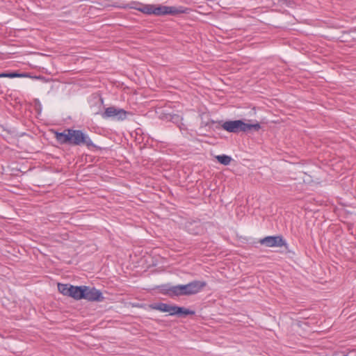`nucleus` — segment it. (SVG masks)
Instances as JSON below:
<instances>
[{"label":"nucleus","mask_w":356,"mask_h":356,"mask_svg":"<svg viewBox=\"0 0 356 356\" xmlns=\"http://www.w3.org/2000/svg\"><path fill=\"white\" fill-rule=\"evenodd\" d=\"M52 131L54 134L56 141L60 145H69L72 146L84 145L89 149L99 148L92 143L88 135L84 134L81 130L66 129L63 132L54 130Z\"/></svg>","instance_id":"1"},{"label":"nucleus","mask_w":356,"mask_h":356,"mask_svg":"<svg viewBox=\"0 0 356 356\" xmlns=\"http://www.w3.org/2000/svg\"><path fill=\"white\" fill-rule=\"evenodd\" d=\"M215 123H218L220 125V127L227 132L234 134H238L241 131L247 132L251 129L258 131L261 129V125L258 122L256 124H248L244 122L241 120H227L225 122L211 120L206 123L205 126L210 127L211 124H213Z\"/></svg>","instance_id":"2"},{"label":"nucleus","mask_w":356,"mask_h":356,"mask_svg":"<svg viewBox=\"0 0 356 356\" xmlns=\"http://www.w3.org/2000/svg\"><path fill=\"white\" fill-rule=\"evenodd\" d=\"M152 15L156 16H163L166 15H177L181 13H185L183 7L167 6L163 5H154Z\"/></svg>","instance_id":"3"},{"label":"nucleus","mask_w":356,"mask_h":356,"mask_svg":"<svg viewBox=\"0 0 356 356\" xmlns=\"http://www.w3.org/2000/svg\"><path fill=\"white\" fill-rule=\"evenodd\" d=\"M259 243L268 248L284 247L286 250L289 249L288 244L281 235L266 236L260 239Z\"/></svg>","instance_id":"4"},{"label":"nucleus","mask_w":356,"mask_h":356,"mask_svg":"<svg viewBox=\"0 0 356 356\" xmlns=\"http://www.w3.org/2000/svg\"><path fill=\"white\" fill-rule=\"evenodd\" d=\"M207 283L204 281L195 280L187 284H181L183 296H191L199 293L205 287Z\"/></svg>","instance_id":"5"},{"label":"nucleus","mask_w":356,"mask_h":356,"mask_svg":"<svg viewBox=\"0 0 356 356\" xmlns=\"http://www.w3.org/2000/svg\"><path fill=\"white\" fill-rule=\"evenodd\" d=\"M128 113L122 108L110 106L106 108L102 117L104 118H115L118 120H123L127 118Z\"/></svg>","instance_id":"6"},{"label":"nucleus","mask_w":356,"mask_h":356,"mask_svg":"<svg viewBox=\"0 0 356 356\" xmlns=\"http://www.w3.org/2000/svg\"><path fill=\"white\" fill-rule=\"evenodd\" d=\"M85 288L86 289V291H84L83 299L90 302H101L104 299L102 296V293L99 290L95 287L90 288L87 286H85Z\"/></svg>","instance_id":"7"},{"label":"nucleus","mask_w":356,"mask_h":356,"mask_svg":"<svg viewBox=\"0 0 356 356\" xmlns=\"http://www.w3.org/2000/svg\"><path fill=\"white\" fill-rule=\"evenodd\" d=\"M124 8H134L138 11L142 12L144 14L147 15H152V10L154 7V4H143L140 2L137 1H131L129 4L126 6H122Z\"/></svg>","instance_id":"8"},{"label":"nucleus","mask_w":356,"mask_h":356,"mask_svg":"<svg viewBox=\"0 0 356 356\" xmlns=\"http://www.w3.org/2000/svg\"><path fill=\"white\" fill-rule=\"evenodd\" d=\"M168 313L170 315H177L179 317H185L188 315H194L195 312L184 307L169 305Z\"/></svg>","instance_id":"9"},{"label":"nucleus","mask_w":356,"mask_h":356,"mask_svg":"<svg viewBox=\"0 0 356 356\" xmlns=\"http://www.w3.org/2000/svg\"><path fill=\"white\" fill-rule=\"evenodd\" d=\"M86 291L85 286H73L72 285L70 289V297L76 300L83 299L84 291Z\"/></svg>","instance_id":"10"},{"label":"nucleus","mask_w":356,"mask_h":356,"mask_svg":"<svg viewBox=\"0 0 356 356\" xmlns=\"http://www.w3.org/2000/svg\"><path fill=\"white\" fill-rule=\"evenodd\" d=\"M181 289L182 288L181 284L170 286L168 289H165V291L164 292V293L170 297L181 296H183Z\"/></svg>","instance_id":"11"},{"label":"nucleus","mask_w":356,"mask_h":356,"mask_svg":"<svg viewBox=\"0 0 356 356\" xmlns=\"http://www.w3.org/2000/svg\"><path fill=\"white\" fill-rule=\"evenodd\" d=\"M152 309L158 310L162 312H168L169 305L163 302L154 303L149 305Z\"/></svg>","instance_id":"12"},{"label":"nucleus","mask_w":356,"mask_h":356,"mask_svg":"<svg viewBox=\"0 0 356 356\" xmlns=\"http://www.w3.org/2000/svg\"><path fill=\"white\" fill-rule=\"evenodd\" d=\"M72 284H58V291L62 293L63 296H66L70 297V289H71Z\"/></svg>","instance_id":"13"},{"label":"nucleus","mask_w":356,"mask_h":356,"mask_svg":"<svg viewBox=\"0 0 356 356\" xmlns=\"http://www.w3.org/2000/svg\"><path fill=\"white\" fill-rule=\"evenodd\" d=\"M217 161L224 165H228L232 161V157L225 154L218 155L216 156Z\"/></svg>","instance_id":"14"},{"label":"nucleus","mask_w":356,"mask_h":356,"mask_svg":"<svg viewBox=\"0 0 356 356\" xmlns=\"http://www.w3.org/2000/svg\"><path fill=\"white\" fill-rule=\"evenodd\" d=\"M24 76H27V75L26 74H19L17 72H8L0 74V77L15 78Z\"/></svg>","instance_id":"15"},{"label":"nucleus","mask_w":356,"mask_h":356,"mask_svg":"<svg viewBox=\"0 0 356 356\" xmlns=\"http://www.w3.org/2000/svg\"><path fill=\"white\" fill-rule=\"evenodd\" d=\"M192 225H193V223H190L189 225L188 226V229L189 232L193 234H198L200 233V232L202 230V228L197 227L195 230H193V229H191L190 227Z\"/></svg>","instance_id":"16"},{"label":"nucleus","mask_w":356,"mask_h":356,"mask_svg":"<svg viewBox=\"0 0 356 356\" xmlns=\"http://www.w3.org/2000/svg\"><path fill=\"white\" fill-rule=\"evenodd\" d=\"M281 1L289 7H292L293 4V0H281Z\"/></svg>","instance_id":"17"},{"label":"nucleus","mask_w":356,"mask_h":356,"mask_svg":"<svg viewBox=\"0 0 356 356\" xmlns=\"http://www.w3.org/2000/svg\"><path fill=\"white\" fill-rule=\"evenodd\" d=\"M170 120H171V121L178 120L179 118V116L178 115H170Z\"/></svg>","instance_id":"18"}]
</instances>
